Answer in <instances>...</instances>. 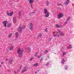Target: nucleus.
Segmentation results:
<instances>
[{
	"label": "nucleus",
	"instance_id": "obj_1",
	"mask_svg": "<svg viewBox=\"0 0 74 74\" xmlns=\"http://www.w3.org/2000/svg\"><path fill=\"white\" fill-rule=\"evenodd\" d=\"M17 53H18L19 57H22L23 56V51L21 50L20 48L18 49Z\"/></svg>",
	"mask_w": 74,
	"mask_h": 74
},
{
	"label": "nucleus",
	"instance_id": "obj_2",
	"mask_svg": "<svg viewBox=\"0 0 74 74\" xmlns=\"http://www.w3.org/2000/svg\"><path fill=\"white\" fill-rule=\"evenodd\" d=\"M25 28V26H23L22 27L21 26H20L18 28V31L19 32H21L22 31V29Z\"/></svg>",
	"mask_w": 74,
	"mask_h": 74
},
{
	"label": "nucleus",
	"instance_id": "obj_3",
	"mask_svg": "<svg viewBox=\"0 0 74 74\" xmlns=\"http://www.w3.org/2000/svg\"><path fill=\"white\" fill-rule=\"evenodd\" d=\"M63 16V13H60L59 14H58L57 16V17L58 19H60L61 18H62Z\"/></svg>",
	"mask_w": 74,
	"mask_h": 74
},
{
	"label": "nucleus",
	"instance_id": "obj_4",
	"mask_svg": "<svg viewBox=\"0 0 74 74\" xmlns=\"http://www.w3.org/2000/svg\"><path fill=\"white\" fill-rule=\"evenodd\" d=\"M29 27L30 30H33V25H32V23H30L29 24Z\"/></svg>",
	"mask_w": 74,
	"mask_h": 74
},
{
	"label": "nucleus",
	"instance_id": "obj_5",
	"mask_svg": "<svg viewBox=\"0 0 74 74\" xmlns=\"http://www.w3.org/2000/svg\"><path fill=\"white\" fill-rule=\"evenodd\" d=\"M13 12H11L10 13L7 12V15H8V16H12V15H13Z\"/></svg>",
	"mask_w": 74,
	"mask_h": 74
},
{
	"label": "nucleus",
	"instance_id": "obj_6",
	"mask_svg": "<svg viewBox=\"0 0 74 74\" xmlns=\"http://www.w3.org/2000/svg\"><path fill=\"white\" fill-rule=\"evenodd\" d=\"M58 33H60L61 36H64V34L63 33H62V32H60V30L58 29Z\"/></svg>",
	"mask_w": 74,
	"mask_h": 74
},
{
	"label": "nucleus",
	"instance_id": "obj_7",
	"mask_svg": "<svg viewBox=\"0 0 74 74\" xmlns=\"http://www.w3.org/2000/svg\"><path fill=\"white\" fill-rule=\"evenodd\" d=\"M8 22H7V21H4L3 22V24L4 25V27H6V26H7V23Z\"/></svg>",
	"mask_w": 74,
	"mask_h": 74
},
{
	"label": "nucleus",
	"instance_id": "obj_8",
	"mask_svg": "<svg viewBox=\"0 0 74 74\" xmlns=\"http://www.w3.org/2000/svg\"><path fill=\"white\" fill-rule=\"evenodd\" d=\"M27 67H24L23 70L21 71V73H23L25 71H27Z\"/></svg>",
	"mask_w": 74,
	"mask_h": 74
},
{
	"label": "nucleus",
	"instance_id": "obj_9",
	"mask_svg": "<svg viewBox=\"0 0 74 74\" xmlns=\"http://www.w3.org/2000/svg\"><path fill=\"white\" fill-rule=\"evenodd\" d=\"M69 2H70V1L69 0H67L66 2H64V4L65 5H67L69 3Z\"/></svg>",
	"mask_w": 74,
	"mask_h": 74
},
{
	"label": "nucleus",
	"instance_id": "obj_10",
	"mask_svg": "<svg viewBox=\"0 0 74 74\" xmlns=\"http://www.w3.org/2000/svg\"><path fill=\"white\" fill-rule=\"evenodd\" d=\"M29 3L30 4L33 3V2L34 1V0H28Z\"/></svg>",
	"mask_w": 74,
	"mask_h": 74
},
{
	"label": "nucleus",
	"instance_id": "obj_11",
	"mask_svg": "<svg viewBox=\"0 0 74 74\" xmlns=\"http://www.w3.org/2000/svg\"><path fill=\"white\" fill-rule=\"evenodd\" d=\"M27 52H30L31 51V48L30 47L27 48Z\"/></svg>",
	"mask_w": 74,
	"mask_h": 74
},
{
	"label": "nucleus",
	"instance_id": "obj_12",
	"mask_svg": "<svg viewBox=\"0 0 74 74\" xmlns=\"http://www.w3.org/2000/svg\"><path fill=\"white\" fill-rule=\"evenodd\" d=\"M49 12H48V13H47V14L45 15V16L46 18H48L49 16Z\"/></svg>",
	"mask_w": 74,
	"mask_h": 74
},
{
	"label": "nucleus",
	"instance_id": "obj_13",
	"mask_svg": "<svg viewBox=\"0 0 74 74\" xmlns=\"http://www.w3.org/2000/svg\"><path fill=\"white\" fill-rule=\"evenodd\" d=\"M14 49V47L12 46H10L9 48L10 51H12Z\"/></svg>",
	"mask_w": 74,
	"mask_h": 74
},
{
	"label": "nucleus",
	"instance_id": "obj_14",
	"mask_svg": "<svg viewBox=\"0 0 74 74\" xmlns=\"http://www.w3.org/2000/svg\"><path fill=\"white\" fill-rule=\"evenodd\" d=\"M58 33H59V32H57L56 35L53 34V36H54V37H55V36H57L58 37H59V36L60 35L58 34Z\"/></svg>",
	"mask_w": 74,
	"mask_h": 74
},
{
	"label": "nucleus",
	"instance_id": "obj_15",
	"mask_svg": "<svg viewBox=\"0 0 74 74\" xmlns=\"http://www.w3.org/2000/svg\"><path fill=\"white\" fill-rule=\"evenodd\" d=\"M44 11L45 12V14H47L48 13V11H47V9H44Z\"/></svg>",
	"mask_w": 74,
	"mask_h": 74
},
{
	"label": "nucleus",
	"instance_id": "obj_16",
	"mask_svg": "<svg viewBox=\"0 0 74 74\" xmlns=\"http://www.w3.org/2000/svg\"><path fill=\"white\" fill-rule=\"evenodd\" d=\"M15 35L16 37L17 38L19 36V34L18 32H16L15 34Z\"/></svg>",
	"mask_w": 74,
	"mask_h": 74
},
{
	"label": "nucleus",
	"instance_id": "obj_17",
	"mask_svg": "<svg viewBox=\"0 0 74 74\" xmlns=\"http://www.w3.org/2000/svg\"><path fill=\"white\" fill-rule=\"evenodd\" d=\"M38 64L36 63L34 64V67H37V66H38Z\"/></svg>",
	"mask_w": 74,
	"mask_h": 74
},
{
	"label": "nucleus",
	"instance_id": "obj_18",
	"mask_svg": "<svg viewBox=\"0 0 74 74\" xmlns=\"http://www.w3.org/2000/svg\"><path fill=\"white\" fill-rule=\"evenodd\" d=\"M72 48V46H71V45H69V47H67V48H68V49H70V48Z\"/></svg>",
	"mask_w": 74,
	"mask_h": 74
},
{
	"label": "nucleus",
	"instance_id": "obj_19",
	"mask_svg": "<svg viewBox=\"0 0 74 74\" xmlns=\"http://www.w3.org/2000/svg\"><path fill=\"white\" fill-rule=\"evenodd\" d=\"M12 34H9L8 36V37L9 38H10V37H11V36H12Z\"/></svg>",
	"mask_w": 74,
	"mask_h": 74
},
{
	"label": "nucleus",
	"instance_id": "obj_20",
	"mask_svg": "<svg viewBox=\"0 0 74 74\" xmlns=\"http://www.w3.org/2000/svg\"><path fill=\"white\" fill-rule=\"evenodd\" d=\"M46 3H47V4L46 5L47 6H48V4H49V2L48 1H46Z\"/></svg>",
	"mask_w": 74,
	"mask_h": 74
},
{
	"label": "nucleus",
	"instance_id": "obj_21",
	"mask_svg": "<svg viewBox=\"0 0 74 74\" xmlns=\"http://www.w3.org/2000/svg\"><path fill=\"white\" fill-rule=\"evenodd\" d=\"M48 52V50H45V54H46V53H47Z\"/></svg>",
	"mask_w": 74,
	"mask_h": 74
},
{
	"label": "nucleus",
	"instance_id": "obj_22",
	"mask_svg": "<svg viewBox=\"0 0 74 74\" xmlns=\"http://www.w3.org/2000/svg\"><path fill=\"white\" fill-rule=\"evenodd\" d=\"M70 19V17H68L67 18V19H66V21H68L69 20V19Z\"/></svg>",
	"mask_w": 74,
	"mask_h": 74
},
{
	"label": "nucleus",
	"instance_id": "obj_23",
	"mask_svg": "<svg viewBox=\"0 0 74 74\" xmlns=\"http://www.w3.org/2000/svg\"><path fill=\"white\" fill-rule=\"evenodd\" d=\"M39 37H42V35L40 34H39Z\"/></svg>",
	"mask_w": 74,
	"mask_h": 74
},
{
	"label": "nucleus",
	"instance_id": "obj_24",
	"mask_svg": "<svg viewBox=\"0 0 74 74\" xmlns=\"http://www.w3.org/2000/svg\"><path fill=\"white\" fill-rule=\"evenodd\" d=\"M9 62L10 63H11L12 62H13V61L12 60H10Z\"/></svg>",
	"mask_w": 74,
	"mask_h": 74
},
{
	"label": "nucleus",
	"instance_id": "obj_25",
	"mask_svg": "<svg viewBox=\"0 0 74 74\" xmlns=\"http://www.w3.org/2000/svg\"><path fill=\"white\" fill-rule=\"evenodd\" d=\"M33 59V57L31 58L30 59V61H32Z\"/></svg>",
	"mask_w": 74,
	"mask_h": 74
},
{
	"label": "nucleus",
	"instance_id": "obj_26",
	"mask_svg": "<svg viewBox=\"0 0 74 74\" xmlns=\"http://www.w3.org/2000/svg\"><path fill=\"white\" fill-rule=\"evenodd\" d=\"M56 27H59V25L56 24Z\"/></svg>",
	"mask_w": 74,
	"mask_h": 74
},
{
	"label": "nucleus",
	"instance_id": "obj_27",
	"mask_svg": "<svg viewBox=\"0 0 74 74\" xmlns=\"http://www.w3.org/2000/svg\"><path fill=\"white\" fill-rule=\"evenodd\" d=\"M64 62H65V61H64V60H63V61H62V64H64Z\"/></svg>",
	"mask_w": 74,
	"mask_h": 74
},
{
	"label": "nucleus",
	"instance_id": "obj_28",
	"mask_svg": "<svg viewBox=\"0 0 74 74\" xmlns=\"http://www.w3.org/2000/svg\"><path fill=\"white\" fill-rule=\"evenodd\" d=\"M45 31L46 32H48V30H47V28H46L45 29Z\"/></svg>",
	"mask_w": 74,
	"mask_h": 74
},
{
	"label": "nucleus",
	"instance_id": "obj_29",
	"mask_svg": "<svg viewBox=\"0 0 74 74\" xmlns=\"http://www.w3.org/2000/svg\"><path fill=\"white\" fill-rule=\"evenodd\" d=\"M41 56V54H40L39 57H38L39 58H40Z\"/></svg>",
	"mask_w": 74,
	"mask_h": 74
},
{
	"label": "nucleus",
	"instance_id": "obj_30",
	"mask_svg": "<svg viewBox=\"0 0 74 74\" xmlns=\"http://www.w3.org/2000/svg\"><path fill=\"white\" fill-rule=\"evenodd\" d=\"M21 67H22V65H21L19 67L20 70H21Z\"/></svg>",
	"mask_w": 74,
	"mask_h": 74
},
{
	"label": "nucleus",
	"instance_id": "obj_31",
	"mask_svg": "<svg viewBox=\"0 0 74 74\" xmlns=\"http://www.w3.org/2000/svg\"><path fill=\"white\" fill-rule=\"evenodd\" d=\"M63 55H66V53L65 52H63Z\"/></svg>",
	"mask_w": 74,
	"mask_h": 74
},
{
	"label": "nucleus",
	"instance_id": "obj_32",
	"mask_svg": "<svg viewBox=\"0 0 74 74\" xmlns=\"http://www.w3.org/2000/svg\"><path fill=\"white\" fill-rule=\"evenodd\" d=\"M37 53H36L35 56H36V57H38V56H37Z\"/></svg>",
	"mask_w": 74,
	"mask_h": 74
},
{
	"label": "nucleus",
	"instance_id": "obj_33",
	"mask_svg": "<svg viewBox=\"0 0 74 74\" xmlns=\"http://www.w3.org/2000/svg\"><path fill=\"white\" fill-rule=\"evenodd\" d=\"M62 3H60L59 4V6H62Z\"/></svg>",
	"mask_w": 74,
	"mask_h": 74
},
{
	"label": "nucleus",
	"instance_id": "obj_34",
	"mask_svg": "<svg viewBox=\"0 0 74 74\" xmlns=\"http://www.w3.org/2000/svg\"><path fill=\"white\" fill-rule=\"evenodd\" d=\"M67 23V22H66L65 23H64V25H66Z\"/></svg>",
	"mask_w": 74,
	"mask_h": 74
},
{
	"label": "nucleus",
	"instance_id": "obj_35",
	"mask_svg": "<svg viewBox=\"0 0 74 74\" xmlns=\"http://www.w3.org/2000/svg\"><path fill=\"white\" fill-rule=\"evenodd\" d=\"M21 13H20L19 14V15L20 16H21Z\"/></svg>",
	"mask_w": 74,
	"mask_h": 74
},
{
	"label": "nucleus",
	"instance_id": "obj_36",
	"mask_svg": "<svg viewBox=\"0 0 74 74\" xmlns=\"http://www.w3.org/2000/svg\"><path fill=\"white\" fill-rule=\"evenodd\" d=\"M10 26H11V24H9V25H8V27H10Z\"/></svg>",
	"mask_w": 74,
	"mask_h": 74
},
{
	"label": "nucleus",
	"instance_id": "obj_37",
	"mask_svg": "<svg viewBox=\"0 0 74 74\" xmlns=\"http://www.w3.org/2000/svg\"><path fill=\"white\" fill-rule=\"evenodd\" d=\"M67 69V67H66V68H65V70H66Z\"/></svg>",
	"mask_w": 74,
	"mask_h": 74
},
{
	"label": "nucleus",
	"instance_id": "obj_38",
	"mask_svg": "<svg viewBox=\"0 0 74 74\" xmlns=\"http://www.w3.org/2000/svg\"><path fill=\"white\" fill-rule=\"evenodd\" d=\"M14 21H15V20L14 19V18H13V22H14Z\"/></svg>",
	"mask_w": 74,
	"mask_h": 74
},
{
	"label": "nucleus",
	"instance_id": "obj_39",
	"mask_svg": "<svg viewBox=\"0 0 74 74\" xmlns=\"http://www.w3.org/2000/svg\"><path fill=\"white\" fill-rule=\"evenodd\" d=\"M7 60H8V59H6V61H7Z\"/></svg>",
	"mask_w": 74,
	"mask_h": 74
},
{
	"label": "nucleus",
	"instance_id": "obj_40",
	"mask_svg": "<svg viewBox=\"0 0 74 74\" xmlns=\"http://www.w3.org/2000/svg\"><path fill=\"white\" fill-rule=\"evenodd\" d=\"M3 61L2 62H1V64H3Z\"/></svg>",
	"mask_w": 74,
	"mask_h": 74
},
{
	"label": "nucleus",
	"instance_id": "obj_41",
	"mask_svg": "<svg viewBox=\"0 0 74 74\" xmlns=\"http://www.w3.org/2000/svg\"><path fill=\"white\" fill-rule=\"evenodd\" d=\"M55 33V32H53V33Z\"/></svg>",
	"mask_w": 74,
	"mask_h": 74
},
{
	"label": "nucleus",
	"instance_id": "obj_42",
	"mask_svg": "<svg viewBox=\"0 0 74 74\" xmlns=\"http://www.w3.org/2000/svg\"><path fill=\"white\" fill-rule=\"evenodd\" d=\"M14 73H15V74H16V71H15Z\"/></svg>",
	"mask_w": 74,
	"mask_h": 74
},
{
	"label": "nucleus",
	"instance_id": "obj_43",
	"mask_svg": "<svg viewBox=\"0 0 74 74\" xmlns=\"http://www.w3.org/2000/svg\"><path fill=\"white\" fill-rule=\"evenodd\" d=\"M1 65H0V67H1Z\"/></svg>",
	"mask_w": 74,
	"mask_h": 74
},
{
	"label": "nucleus",
	"instance_id": "obj_44",
	"mask_svg": "<svg viewBox=\"0 0 74 74\" xmlns=\"http://www.w3.org/2000/svg\"><path fill=\"white\" fill-rule=\"evenodd\" d=\"M32 13H35V12H32Z\"/></svg>",
	"mask_w": 74,
	"mask_h": 74
},
{
	"label": "nucleus",
	"instance_id": "obj_45",
	"mask_svg": "<svg viewBox=\"0 0 74 74\" xmlns=\"http://www.w3.org/2000/svg\"><path fill=\"white\" fill-rule=\"evenodd\" d=\"M31 6H32V5H31Z\"/></svg>",
	"mask_w": 74,
	"mask_h": 74
},
{
	"label": "nucleus",
	"instance_id": "obj_46",
	"mask_svg": "<svg viewBox=\"0 0 74 74\" xmlns=\"http://www.w3.org/2000/svg\"><path fill=\"white\" fill-rule=\"evenodd\" d=\"M10 1H9V2H10Z\"/></svg>",
	"mask_w": 74,
	"mask_h": 74
},
{
	"label": "nucleus",
	"instance_id": "obj_47",
	"mask_svg": "<svg viewBox=\"0 0 74 74\" xmlns=\"http://www.w3.org/2000/svg\"><path fill=\"white\" fill-rule=\"evenodd\" d=\"M59 8V7H58V8Z\"/></svg>",
	"mask_w": 74,
	"mask_h": 74
}]
</instances>
